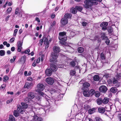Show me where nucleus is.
I'll return each mask as SVG.
<instances>
[{"label": "nucleus", "instance_id": "aec40b11", "mask_svg": "<svg viewBox=\"0 0 121 121\" xmlns=\"http://www.w3.org/2000/svg\"><path fill=\"white\" fill-rule=\"evenodd\" d=\"M105 35V33L104 32L101 33V37L103 40H106L107 39H108V37L106 35Z\"/></svg>", "mask_w": 121, "mask_h": 121}, {"label": "nucleus", "instance_id": "5fc2aeb1", "mask_svg": "<svg viewBox=\"0 0 121 121\" xmlns=\"http://www.w3.org/2000/svg\"><path fill=\"white\" fill-rule=\"evenodd\" d=\"M44 57V56L43 54L42 55H41V61L42 62L43 61V59Z\"/></svg>", "mask_w": 121, "mask_h": 121}, {"label": "nucleus", "instance_id": "412c9836", "mask_svg": "<svg viewBox=\"0 0 121 121\" xmlns=\"http://www.w3.org/2000/svg\"><path fill=\"white\" fill-rule=\"evenodd\" d=\"M43 39L44 40V43L45 44L47 43H49L51 41V39H50L49 40H48V39L46 37H43Z\"/></svg>", "mask_w": 121, "mask_h": 121}, {"label": "nucleus", "instance_id": "5701e85b", "mask_svg": "<svg viewBox=\"0 0 121 121\" xmlns=\"http://www.w3.org/2000/svg\"><path fill=\"white\" fill-rule=\"evenodd\" d=\"M100 77L97 75H95L93 77V79L94 81H98L99 80Z\"/></svg>", "mask_w": 121, "mask_h": 121}, {"label": "nucleus", "instance_id": "13d9d810", "mask_svg": "<svg viewBox=\"0 0 121 121\" xmlns=\"http://www.w3.org/2000/svg\"><path fill=\"white\" fill-rule=\"evenodd\" d=\"M43 38L42 39H41L39 42V43L40 44V45L41 46L42 45V43L43 42Z\"/></svg>", "mask_w": 121, "mask_h": 121}, {"label": "nucleus", "instance_id": "dca6fc26", "mask_svg": "<svg viewBox=\"0 0 121 121\" xmlns=\"http://www.w3.org/2000/svg\"><path fill=\"white\" fill-rule=\"evenodd\" d=\"M35 96V94L33 92H30L28 94V97L31 100L33 99Z\"/></svg>", "mask_w": 121, "mask_h": 121}, {"label": "nucleus", "instance_id": "6e6552de", "mask_svg": "<svg viewBox=\"0 0 121 121\" xmlns=\"http://www.w3.org/2000/svg\"><path fill=\"white\" fill-rule=\"evenodd\" d=\"M99 90L100 92L105 93L107 91V88L106 86L102 85L100 86Z\"/></svg>", "mask_w": 121, "mask_h": 121}, {"label": "nucleus", "instance_id": "69168bd1", "mask_svg": "<svg viewBox=\"0 0 121 121\" xmlns=\"http://www.w3.org/2000/svg\"><path fill=\"white\" fill-rule=\"evenodd\" d=\"M35 20L37 21L38 22H40V20L39 18L38 17H36L35 18Z\"/></svg>", "mask_w": 121, "mask_h": 121}, {"label": "nucleus", "instance_id": "c756f323", "mask_svg": "<svg viewBox=\"0 0 121 121\" xmlns=\"http://www.w3.org/2000/svg\"><path fill=\"white\" fill-rule=\"evenodd\" d=\"M20 108L18 106L17 108V110L19 112H20L21 113L23 114L24 111V109Z\"/></svg>", "mask_w": 121, "mask_h": 121}, {"label": "nucleus", "instance_id": "393cba45", "mask_svg": "<svg viewBox=\"0 0 121 121\" xmlns=\"http://www.w3.org/2000/svg\"><path fill=\"white\" fill-rule=\"evenodd\" d=\"M70 12L72 13L75 14L77 12V9L74 7H72L70 10Z\"/></svg>", "mask_w": 121, "mask_h": 121}, {"label": "nucleus", "instance_id": "1a4fd4ad", "mask_svg": "<svg viewBox=\"0 0 121 121\" xmlns=\"http://www.w3.org/2000/svg\"><path fill=\"white\" fill-rule=\"evenodd\" d=\"M46 82L48 84L52 85L53 83L54 82V79L51 77H48L46 79Z\"/></svg>", "mask_w": 121, "mask_h": 121}, {"label": "nucleus", "instance_id": "3c124183", "mask_svg": "<svg viewBox=\"0 0 121 121\" xmlns=\"http://www.w3.org/2000/svg\"><path fill=\"white\" fill-rule=\"evenodd\" d=\"M39 95H40L41 96H43L44 97H46V95L44 94V93L42 92L41 91L39 93Z\"/></svg>", "mask_w": 121, "mask_h": 121}, {"label": "nucleus", "instance_id": "9b49d317", "mask_svg": "<svg viewBox=\"0 0 121 121\" xmlns=\"http://www.w3.org/2000/svg\"><path fill=\"white\" fill-rule=\"evenodd\" d=\"M53 53L58 54L60 51V48L58 46H54L53 48Z\"/></svg>", "mask_w": 121, "mask_h": 121}, {"label": "nucleus", "instance_id": "e433bc0d", "mask_svg": "<svg viewBox=\"0 0 121 121\" xmlns=\"http://www.w3.org/2000/svg\"><path fill=\"white\" fill-rule=\"evenodd\" d=\"M100 58L102 60H105V56L103 52L101 53L100 54Z\"/></svg>", "mask_w": 121, "mask_h": 121}, {"label": "nucleus", "instance_id": "864d4df0", "mask_svg": "<svg viewBox=\"0 0 121 121\" xmlns=\"http://www.w3.org/2000/svg\"><path fill=\"white\" fill-rule=\"evenodd\" d=\"M121 73H117V75L116 76V77L117 78H119L121 77Z\"/></svg>", "mask_w": 121, "mask_h": 121}, {"label": "nucleus", "instance_id": "20e7f679", "mask_svg": "<svg viewBox=\"0 0 121 121\" xmlns=\"http://www.w3.org/2000/svg\"><path fill=\"white\" fill-rule=\"evenodd\" d=\"M108 23L107 22H102L100 25V27L102 28L101 30L105 31L107 29V26L108 25Z\"/></svg>", "mask_w": 121, "mask_h": 121}, {"label": "nucleus", "instance_id": "f257e3e1", "mask_svg": "<svg viewBox=\"0 0 121 121\" xmlns=\"http://www.w3.org/2000/svg\"><path fill=\"white\" fill-rule=\"evenodd\" d=\"M66 32L64 31L59 33V39L60 40L59 42L62 45L64 44L65 42L67 40V37H66Z\"/></svg>", "mask_w": 121, "mask_h": 121}, {"label": "nucleus", "instance_id": "ea45409f", "mask_svg": "<svg viewBox=\"0 0 121 121\" xmlns=\"http://www.w3.org/2000/svg\"><path fill=\"white\" fill-rule=\"evenodd\" d=\"M31 100L28 97H26L25 98L24 101L26 103H28Z\"/></svg>", "mask_w": 121, "mask_h": 121}, {"label": "nucleus", "instance_id": "7ed1b4c3", "mask_svg": "<svg viewBox=\"0 0 121 121\" xmlns=\"http://www.w3.org/2000/svg\"><path fill=\"white\" fill-rule=\"evenodd\" d=\"M58 54L52 52L51 54V56L50 59V60L51 62L56 63L57 62V59L58 57Z\"/></svg>", "mask_w": 121, "mask_h": 121}, {"label": "nucleus", "instance_id": "8fccbe9b", "mask_svg": "<svg viewBox=\"0 0 121 121\" xmlns=\"http://www.w3.org/2000/svg\"><path fill=\"white\" fill-rule=\"evenodd\" d=\"M110 42V40H109V39H108H108H106V40L105 42V43L107 45H108L109 44Z\"/></svg>", "mask_w": 121, "mask_h": 121}, {"label": "nucleus", "instance_id": "9d476101", "mask_svg": "<svg viewBox=\"0 0 121 121\" xmlns=\"http://www.w3.org/2000/svg\"><path fill=\"white\" fill-rule=\"evenodd\" d=\"M33 85V83L32 82H30V83L26 82L25 84L24 87V88H26L28 89L32 87Z\"/></svg>", "mask_w": 121, "mask_h": 121}, {"label": "nucleus", "instance_id": "79ce46f5", "mask_svg": "<svg viewBox=\"0 0 121 121\" xmlns=\"http://www.w3.org/2000/svg\"><path fill=\"white\" fill-rule=\"evenodd\" d=\"M13 114L16 117H17L19 115L18 112L17 110H15L13 112Z\"/></svg>", "mask_w": 121, "mask_h": 121}, {"label": "nucleus", "instance_id": "4d7b16f0", "mask_svg": "<svg viewBox=\"0 0 121 121\" xmlns=\"http://www.w3.org/2000/svg\"><path fill=\"white\" fill-rule=\"evenodd\" d=\"M13 99H11L9 100H8L6 101V103L7 104H9L12 101Z\"/></svg>", "mask_w": 121, "mask_h": 121}, {"label": "nucleus", "instance_id": "2f4dec72", "mask_svg": "<svg viewBox=\"0 0 121 121\" xmlns=\"http://www.w3.org/2000/svg\"><path fill=\"white\" fill-rule=\"evenodd\" d=\"M9 121H15L14 117L12 115H10L9 117Z\"/></svg>", "mask_w": 121, "mask_h": 121}, {"label": "nucleus", "instance_id": "4be33fe9", "mask_svg": "<svg viewBox=\"0 0 121 121\" xmlns=\"http://www.w3.org/2000/svg\"><path fill=\"white\" fill-rule=\"evenodd\" d=\"M109 98L108 97H105L103 99V103L105 104H107L108 103L109 101Z\"/></svg>", "mask_w": 121, "mask_h": 121}, {"label": "nucleus", "instance_id": "c03bdc74", "mask_svg": "<svg viewBox=\"0 0 121 121\" xmlns=\"http://www.w3.org/2000/svg\"><path fill=\"white\" fill-rule=\"evenodd\" d=\"M22 42H21L20 41L18 42H17V47H22Z\"/></svg>", "mask_w": 121, "mask_h": 121}, {"label": "nucleus", "instance_id": "ddd939ff", "mask_svg": "<svg viewBox=\"0 0 121 121\" xmlns=\"http://www.w3.org/2000/svg\"><path fill=\"white\" fill-rule=\"evenodd\" d=\"M53 71L50 68L47 69L45 71V73L46 75L49 76L52 74Z\"/></svg>", "mask_w": 121, "mask_h": 121}, {"label": "nucleus", "instance_id": "680f3d73", "mask_svg": "<svg viewBox=\"0 0 121 121\" xmlns=\"http://www.w3.org/2000/svg\"><path fill=\"white\" fill-rule=\"evenodd\" d=\"M22 47H17V50L19 52L21 51V49L22 48Z\"/></svg>", "mask_w": 121, "mask_h": 121}, {"label": "nucleus", "instance_id": "cd10ccee", "mask_svg": "<svg viewBox=\"0 0 121 121\" xmlns=\"http://www.w3.org/2000/svg\"><path fill=\"white\" fill-rule=\"evenodd\" d=\"M76 61H72L70 63V65L73 67H74L76 65Z\"/></svg>", "mask_w": 121, "mask_h": 121}, {"label": "nucleus", "instance_id": "f8f14e48", "mask_svg": "<svg viewBox=\"0 0 121 121\" xmlns=\"http://www.w3.org/2000/svg\"><path fill=\"white\" fill-rule=\"evenodd\" d=\"M83 90L84 91L83 94L84 96L86 97H89L90 95V94L89 91L88 89Z\"/></svg>", "mask_w": 121, "mask_h": 121}, {"label": "nucleus", "instance_id": "e2e57ef3", "mask_svg": "<svg viewBox=\"0 0 121 121\" xmlns=\"http://www.w3.org/2000/svg\"><path fill=\"white\" fill-rule=\"evenodd\" d=\"M108 31L109 33H111L113 31V30L112 29L110 28L109 29H108Z\"/></svg>", "mask_w": 121, "mask_h": 121}, {"label": "nucleus", "instance_id": "0eeeda50", "mask_svg": "<svg viewBox=\"0 0 121 121\" xmlns=\"http://www.w3.org/2000/svg\"><path fill=\"white\" fill-rule=\"evenodd\" d=\"M50 68L53 72H56L58 68L56 64L51 63L50 65Z\"/></svg>", "mask_w": 121, "mask_h": 121}, {"label": "nucleus", "instance_id": "052dcab7", "mask_svg": "<svg viewBox=\"0 0 121 121\" xmlns=\"http://www.w3.org/2000/svg\"><path fill=\"white\" fill-rule=\"evenodd\" d=\"M40 57L38 58L36 60H35V61L37 63H39L40 62Z\"/></svg>", "mask_w": 121, "mask_h": 121}, {"label": "nucleus", "instance_id": "4c0bfd02", "mask_svg": "<svg viewBox=\"0 0 121 121\" xmlns=\"http://www.w3.org/2000/svg\"><path fill=\"white\" fill-rule=\"evenodd\" d=\"M5 54V52L4 50H0V56H4Z\"/></svg>", "mask_w": 121, "mask_h": 121}, {"label": "nucleus", "instance_id": "bb28decb", "mask_svg": "<svg viewBox=\"0 0 121 121\" xmlns=\"http://www.w3.org/2000/svg\"><path fill=\"white\" fill-rule=\"evenodd\" d=\"M110 91L111 92L114 93L117 92V89L115 87H113L110 89Z\"/></svg>", "mask_w": 121, "mask_h": 121}, {"label": "nucleus", "instance_id": "338daca9", "mask_svg": "<svg viewBox=\"0 0 121 121\" xmlns=\"http://www.w3.org/2000/svg\"><path fill=\"white\" fill-rule=\"evenodd\" d=\"M15 40V38H12L10 39V41L11 43L13 42Z\"/></svg>", "mask_w": 121, "mask_h": 121}, {"label": "nucleus", "instance_id": "de8ad7c7", "mask_svg": "<svg viewBox=\"0 0 121 121\" xmlns=\"http://www.w3.org/2000/svg\"><path fill=\"white\" fill-rule=\"evenodd\" d=\"M56 21H53V23H52L50 26V27L52 28L53 27V26H55L56 24Z\"/></svg>", "mask_w": 121, "mask_h": 121}, {"label": "nucleus", "instance_id": "c9c22d12", "mask_svg": "<svg viewBox=\"0 0 121 121\" xmlns=\"http://www.w3.org/2000/svg\"><path fill=\"white\" fill-rule=\"evenodd\" d=\"M76 73V72L74 70H71L70 73V75L71 76H73Z\"/></svg>", "mask_w": 121, "mask_h": 121}, {"label": "nucleus", "instance_id": "a878e982", "mask_svg": "<svg viewBox=\"0 0 121 121\" xmlns=\"http://www.w3.org/2000/svg\"><path fill=\"white\" fill-rule=\"evenodd\" d=\"M72 15L71 14L69 13H66L64 17H66V18L68 19H70L72 17Z\"/></svg>", "mask_w": 121, "mask_h": 121}, {"label": "nucleus", "instance_id": "f3484780", "mask_svg": "<svg viewBox=\"0 0 121 121\" xmlns=\"http://www.w3.org/2000/svg\"><path fill=\"white\" fill-rule=\"evenodd\" d=\"M26 60V56H22L19 61L20 62L24 64Z\"/></svg>", "mask_w": 121, "mask_h": 121}, {"label": "nucleus", "instance_id": "473e14b6", "mask_svg": "<svg viewBox=\"0 0 121 121\" xmlns=\"http://www.w3.org/2000/svg\"><path fill=\"white\" fill-rule=\"evenodd\" d=\"M89 91L91 96L93 95L96 92L95 90L93 89L90 90Z\"/></svg>", "mask_w": 121, "mask_h": 121}, {"label": "nucleus", "instance_id": "423d86ee", "mask_svg": "<svg viewBox=\"0 0 121 121\" xmlns=\"http://www.w3.org/2000/svg\"><path fill=\"white\" fill-rule=\"evenodd\" d=\"M37 90L38 92L43 91L44 88V86L43 84L39 83L37 86Z\"/></svg>", "mask_w": 121, "mask_h": 121}, {"label": "nucleus", "instance_id": "7c9ffc66", "mask_svg": "<svg viewBox=\"0 0 121 121\" xmlns=\"http://www.w3.org/2000/svg\"><path fill=\"white\" fill-rule=\"evenodd\" d=\"M78 52L80 53H82L84 51L83 48L82 47H79L78 49Z\"/></svg>", "mask_w": 121, "mask_h": 121}, {"label": "nucleus", "instance_id": "b1692460", "mask_svg": "<svg viewBox=\"0 0 121 121\" xmlns=\"http://www.w3.org/2000/svg\"><path fill=\"white\" fill-rule=\"evenodd\" d=\"M95 112V108H93L89 110L88 112L90 114H91Z\"/></svg>", "mask_w": 121, "mask_h": 121}, {"label": "nucleus", "instance_id": "774afa93", "mask_svg": "<svg viewBox=\"0 0 121 121\" xmlns=\"http://www.w3.org/2000/svg\"><path fill=\"white\" fill-rule=\"evenodd\" d=\"M11 50L12 52L14 51L15 50V48L14 47H11Z\"/></svg>", "mask_w": 121, "mask_h": 121}, {"label": "nucleus", "instance_id": "f704fd0d", "mask_svg": "<svg viewBox=\"0 0 121 121\" xmlns=\"http://www.w3.org/2000/svg\"><path fill=\"white\" fill-rule=\"evenodd\" d=\"M100 93L98 91H96L95 94V96L97 98L99 97L100 96Z\"/></svg>", "mask_w": 121, "mask_h": 121}, {"label": "nucleus", "instance_id": "bf43d9fd", "mask_svg": "<svg viewBox=\"0 0 121 121\" xmlns=\"http://www.w3.org/2000/svg\"><path fill=\"white\" fill-rule=\"evenodd\" d=\"M87 24V23L85 22H83L82 23V25L83 26H86V25Z\"/></svg>", "mask_w": 121, "mask_h": 121}, {"label": "nucleus", "instance_id": "f03ea898", "mask_svg": "<svg viewBox=\"0 0 121 121\" xmlns=\"http://www.w3.org/2000/svg\"><path fill=\"white\" fill-rule=\"evenodd\" d=\"M93 0H86L84 1L85 7L86 8L91 7L93 5H95Z\"/></svg>", "mask_w": 121, "mask_h": 121}, {"label": "nucleus", "instance_id": "39448f33", "mask_svg": "<svg viewBox=\"0 0 121 121\" xmlns=\"http://www.w3.org/2000/svg\"><path fill=\"white\" fill-rule=\"evenodd\" d=\"M61 26H64L68 22V19L66 17H63L61 19L60 21Z\"/></svg>", "mask_w": 121, "mask_h": 121}, {"label": "nucleus", "instance_id": "6ab92c4d", "mask_svg": "<svg viewBox=\"0 0 121 121\" xmlns=\"http://www.w3.org/2000/svg\"><path fill=\"white\" fill-rule=\"evenodd\" d=\"M97 104L99 105L103 103L102 99L101 98H99L97 99L96 100Z\"/></svg>", "mask_w": 121, "mask_h": 121}, {"label": "nucleus", "instance_id": "2eb2a0df", "mask_svg": "<svg viewBox=\"0 0 121 121\" xmlns=\"http://www.w3.org/2000/svg\"><path fill=\"white\" fill-rule=\"evenodd\" d=\"M21 105H20L18 106L20 108L26 109L28 107V105L24 102H22L21 103Z\"/></svg>", "mask_w": 121, "mask_h": 121}, {"label": "nucleus", "instance_id": "a19ab883", "mask_svg": "<svg viewBox=\"0 0 121 121\" xmlns=\"http://www.w3.org/2000/svg\"><path fill=\"white\" fill-rule=\"evenodd\" d=\"M36 119L37 121H42L43 119L41 117H39L38 116H36L34 117Z\"/></svg>", "mask_w": 121, "mask_h": 121}, {"label": "nucleus", "instance_id": "a18cd8bd", "mask_svg": "<svg viewBox=\"0 0 121 121\" xmlns=\"http://www.w3.org/2000/svg\"><path fill=\"white\" fill-rule=\"evenodd\" d=\"M95 119L96 121H103L101 118L99 117H95Z\"/></svg>", "mask_w": 121, "mask_h": 121}, {"label": "nucleus", "instance_id": "6e6d98bb", "mask_svg": "<svg viewBox=\"0 0 121 121\" xmlns=\"http://www.w3.org/2000/svg\"><path fill=\"white\" fill-rule=\"evenodd\" d=\"M118 82V81L117 80H116V79L114 78V80L113 81V84H115Z\"/></svg>", "mask_w": 121, "mask_h": 121}, {"label": "nucleus", "instance_id": "09e8293b", "mask_svg": "<svg viewBox=\"0 0 121 121\" xmlns=\"http://www.w3.org/2000/svg\"><path fill=\"white\" fill-rule=\"evenodd\" d=\"M12 9L11 8H9L7 10V12L8 13H9L12 10Z\"/></svg>", "mask_w": 121, "mask_h": 121}, {"label": "nucleus", "instance_id": "49530a36", "mask_svg": "<svg viewBox=\"0 0 121 121\" xmlns=\"http://www.w3.org/2000/svg\"><path fill=\"white\" fill-rule=\"evenodd\" d=\"M94 1V3L95 5H96L98 4V3L97 1L99 2H101L102 0H93Z\"/></svg>", "mask_w": 121, "mask_h": 121}, {"label": "nucleus", "instance_id": "0e129e2a", "mask_svg": "<svg viewBox=\"0 0 121 121\" xmlns=\"http://www.w3.org/2000/svg\"><path fill=\"white\" fill-rule=\"evenodd\" d=\"M37 63H36V62L35 61V60L34 61V63L32 64V66L34 67H35L36 66Z\"/></svg>", "mask_w": 121, "mask_h": 121}, {"label": "nucleus", "instance_id": "603ef678", "mask_svg": "<svg viewBox=\"0 0 121 121\" xmlns=\"http://www.w3.org/2000/svg\"><path fill=\"white\" fill-rule=\"evenodd\" d=\"M33 79L32 78L30 77H29L27 79V80L29 81H32L33 80Z\"/></svg>", "mask_w": 121, "mask_h": 121}, {"label": "nucleus", "instance_id": "72a5a7b5", "mask_svg": "<svg viewBox=\"0 0 121 121\" xmlns=\"http://www.w3.org/2000/svg\"><path fill=\"white\" fill-rule=\"evenodd\" d=\"M21 11L19 9V8L17 7L16 9L15 14H18L19 15L20 14Z\"/></svg>", "mask_w": 121, "mask_h": 121}, {"label": "nucleus", "instance_id": "4468645a", "mask_svg": "<svg viewBox=\"0 0 121 121\" xmlns=\"http://www.w3.org/2000/svg\"><path fill=\"white\" fill-rule=\"evenodd\" d=\"M83 84V87H82L83 90L86 89H88V87L90 86V84L88 82H85L82 83Z\"/></svg>", "mask_w": 121, "mask_h": 121}, {"label": "nucleus", "instance_id": "37998d69", "mask_svg": "<svg viewBox=\"0 0 121 121\" xmlns=\"http://www.w3.org/2000/svg\"><path fill=\"white\" fill-rule=\"evenodd\" d=\"M9 79V78L7 76H4L3 78V81L4 82H5V81H6L8 80Z\"/></svg>", "mask_w": 121, "mask_h": 121}, {"label": "nucleus", "instance_id": "58836bf2", "mask_svg": "<svg viewBox=\"0 0 121 121\" xmlns=\"http://www.w3.org/2000/svg\"><path fill=\"white\" fill-rule=\"evenodd\" d=\"M6 84H3L2 85L0 88V90H4L5 88L6 87Z\"/></svg>", "mask_w": 121, "mask_h": 121}, {"label": "nucleus", "instance_id": "c85d7f7f", "mask_svg": "<svg viewBox=\"0 0 121 121\" xmlns=\"http://www.w3.org/2000/svg\"><path fill=\"white\" fill-rule=\"evenodd\" d=\"M75 8L77 10H78L80 12H81L83 9L82 7L79 6H76Z\"/></svg>", "mask_w": 121, "mask_h": 121}, {"label": "nucleus", "instance_id": "a211bd4d", "mask_svg": "<svg viewBox=\"0 0 121 121\" xmlns=\"http://www.w3.org/2000/svg\"><path fill=\"white\" fill-rule=\"evenodd\" d=\"M98 111L99 113H103L105 112V109L104 107H99L98 108Z\"/></svg>", "mask_w": 121, "mask_h": 121}]
</instances>
